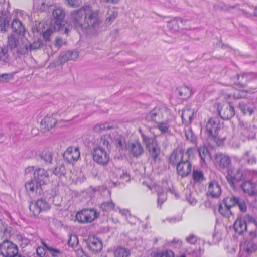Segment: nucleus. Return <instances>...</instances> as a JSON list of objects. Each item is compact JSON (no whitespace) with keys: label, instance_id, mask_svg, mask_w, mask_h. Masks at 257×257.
Segmentation results:
<instances>
[{"label":"nucleus","instance_id":"obj_17","mask_svg":"<svg viewBox=\"0 0 257 257\" xmlns=\"http://www.w3.org/2000/svg\"><path fill=\"white\" fill-rule=\"evenodd\" d=\"M86 244L89 249L94 253L99 252L102 249V244L98 238L89 237L86 240Z\"/></svg>","mask_w":257,"mask_h":257},{"label":"nucleus","instance_id":"obj_44","mask_svg":"<svg viewBox=\"0 0 257 257\" xmlns=\"http://www.w3.org/2000/svg\"><path fill=\"white\" fill-rule=\"evenodd\" d=\"M42 42L40 40L35 41L33 42L32 44H30L28 42L27 51L25 54L28 53L29 51L34 50L40 48L42 46Z\"/></svg>","mask_w":257,"mask_h":257},{"label":"nucleus","instance_id":"obj_1","mask_svg":"<svg viewBox=\"0 0 257 257\" xmlns=\"http://www.w3.org/2000/svg\"><path fill=\"white\" fill-rule=\"evenodd\" d=\"M70 22L77 31L87 34H94L102 22L99 11L89 6L83 7L70 14Z\"/></svg>","mask_w":257,"mask_h":257},{"label":"nucleus","instance_id":"obj_62","mask_svg":"<svg viewBox=\"0 0 257 257\" xmlns=\"http://www.w3.org/2000/svg\"><path fill=\"white\" fill-rule=\"evenodd\" d=\"M67 5L72 8H77L81 5L79 1H67Z\"/></svg>","mask_w":257,"mask_h":257},{"label":"nucleus","instance_id":"obj_28","mask_svg":"<svg viewBox=\"0 0 257 257\" xmlns=\"http://www.w3.org/2000/svg\"><path fill=\"white\" fill-rule=\"evenodd\" d=\"M233 227L236 232L242 234L247 230L246 223L244 219H237L233 224Z\"/></svg>","mask_w":257,"mask_h":257},{"label":"nucleus","instance_id":"obj_55","mask_svg":"<svg viewBox=\"0 0 257 257\" xmlns=\"http://www.w3.org/2000/svg\"><path fill=\"white\" fill-rule=\"evenodd\" d=\"M47 250L50 252L51 255L53 257H57L58 254L60 253V252L59 250L57 249L53 248L51 247L46 246Z\"/></svg>","mask_w":257,"mask_h":257},{"label":"nucleus","instance_id":"obj_14","mask_svg":"<svg viewBox=\"0 0 257 257\" xmlns=\"http://www.w3.org/2000/svg\"><path fill=\"white\" fill-rule=\"evenodd\" d=\"M243 177V172L242 169L230 168L227 171L226 179L232 187H234L235 183L240 181Z\"/></svg>","mask_w":257,"mask_h":257},{"label":"nucleus","instance_id":"obj_18","mask_svg":"<svg viewBox=\"0 0 257 257\" xmlns=\"http://www.w3.org/2000/svg\"><path fill=\"white\" fill-rule=\"evenodd\" d=\"M64 158L69 163L77 161L80 157V152L77 147H69L63 154Z\"/></svg>","mask_w":257,"mask_h":257},{"label":"nucleus","instance_id":"obj_57","mask_svg":"<svg viewBox=\"0 0 257 257\" xmlns=\"http://www.w3.org/2000/svg\"><path fill=\"white\" fill-rule=\"evenodd\" d=\"M13 75L11 73H4L0 75V80H8L13 78Z\"/></svg>","mask_w":257,"mask_h":257},{"label":"nucleus","instance_id":"obj_46","mask_svg":"<svg viewBox=\"0 0 257 257\" xmlns=\"http://www.w3.org/2000/svg\"><path fill=\"white\" fill-rule=\"evenodd\" d=\"M185 135L188 140L193 143L195 142L196 137L193 133L192 130L189 127L185 128Z\"/></svg>","mask_w":257,"mask_h":257},{"label":"nucleus","instance_id":"obj_27","mask_svg":"<svg viewBox=\"0 0 257 257\" xmlns=\"http://www.w3.org/2000/svg\"><path fill=\"white\" fill-rule=\"evenodd\" d=\"M38 157L41 161H43L45 164H51L53 160V153L49 150H45L38 155Z\"/></svg>","mask_w":257,"mask_h":257},{"label":"nucleus","instance_id":"obj_35","mask_svg":"<svg viewBox=\"0 0 257 257\" xmlns=\"http://www.w3.org/2000/svg\"><path fill=\"white\" fill-rule=\"evenodd\" d=\"M242 159L248 164H255L256 162V158L252 154L250 151H247L242 156Z\"/></svg>","mask_w":257,"mask_h":257},{"label":"nucleus","instance_id":"obj_20","mask_svg":"<svg viewBox=\"0 0 257 257\" xmlns=\"http://www.w3.org/2000/svg\"><path fill=\"white\" fill-rule=\"evenodd\" d=\"M188 159H185L183 162L176 166L177 172L182 177L187 176L192 169V165Z\"/></svg>","mask_w":257,"mask_h":257},{"label":"nucleus","instance_id":"obj_51","mask_svg":"<svg viewBox=\"0 0 257 257\" xmlns=\"http://www.w3.org/2000/svg\"><path fill=\"white\" fill-rule=\"evenodd\" d=\"M174 253L171 250H167L165 252H159L155 254L153 257H173Z\"/></svg>","mask_w":257,"mask_h":257},{"label":"nucleus","instance_id":"obj_39","mask_svg":"<svg viewBox=\"0 0 257 257\" xmlns=\"http://www.w3.org/2000/svg\"><path fill=\"white\" fill-rule=\"evenodd\" d=\"M130 254V251L123 247H118L114 251L115 257H128Z\"/></svg>","mask_w":257,"mask_h":257},{"label":"nucleus","instance_id":"obj_7","mask_svg":"<svg viewBox=\"0 0 257 257\" xmlns=\"http://www.w3.org/2000/svg\"><path fill=\"white\" fill-rule=\"evenodd\" d=\"M99 213L94 209H85L76 214V220L81 223H88L92 222L98 217Z\"/></svg>","mask_w":257,"mask_h":257},{"label":"nucleus","instance_id":"obj_52","mask_svg":"<svg viewBox=\"0 0 257 257\" xmlns=\"http://www.w3.org/2000/svg\"><path fill=\"white\" fill-rule=\"evenodd\" d=\"M243 219L245 222L251 223L254 224L257 226V219L253 217L252 216L249 214H246L244 217Z\"/></svg>","mask_w":257,"mask_h":257},{"label":"nucleus","instance_id":"obj_34","mask_svg":"<svg viewBox=\"0 0 257 257\" xmlns=\"http://www.w3.org/2000/svg\"><path fill=\"white\" fill-rule=\"evenodd\" d=\"M257 249V245L252 240L246 241L243 248L246 253L249 254L254 252Z\"/></svg>","mask_w":257,"mask_h":257},{"label":"nucleus","instance_id":"obj_5","mask_svg":"<svg viewBox=\"0 0 257 257\" xmlns=\"http://www.w3.org/2000/svg\"><path fill=\"white\" fill-rule=\"evenodd\" d=\"M56 21L54 24V30L57 31H64L66 34L69 32V26L66 25V23L64 21L65 16L64 10L60 8L54 9L52 13Z\"/></svg>","mask_w":257,"mask_h":257},{"label":"nucleus","instance_id":"obj_60","mask_svg":"<svg viewBox=\"0 0 257 257\" xmlns=\"http://www.w3.org/2000/svg\"><path fill=\"white\" fill-rule=\"evenodd\" d=\"M117 176L120 178H123L126 180L129 179L128 174L126 173H124L123 171L120 170L118 171Z\"/></svg>","mask_w":257,"mask_h":257},{"label":"nucleus","instance_id":"obj_53","mask_svg":"<svg viewBox=\"0 0 257 257\" xmlns=\"http://www.w3.org/2000/svg\"><path fill=\"white\" fill-rule=\"evenodd\" d=\"M158 203L161 205L167 199L166 194L164 192H158Z\"/></svg>","mask_w":257,"mask_h":257},{"label":"nucleus","instance_id":"obj_54","mask_svg":"<svg viewBox=\"0 0 257 257\" xmlns=\"http://www.w3.org/2000/svg\"><path fill=\"white\" fill-rule=\"evenodd\" d=\"M170 245L174 247H180L182 246V241L179 239L174 238L169 242Z\"/></svg>","mask_w":257,"mask_h":257},{"label":"nucleus","instance_id":"obj_41","mask_svg":"<svg viewBox=\"0 0 257 257\" xmlns=\"http://www.w3.org/2000/svg\"><path fill=\"white\" fill-rule=\"evenodd\" d=\"M198 152L201 159L205 162V159L210 158L208 150L205 146H201L198 148Z\"/></svg>","mask_w":257,"mask_h":257},{"label":"nucleus","instance_id":"obj_22","mask_svg":"<svg viewBox=\"0 0 257 257\" xmlns=\"http://www.w3.org/2000/svg\"><path fill=\"white\" fill-rule=\"evenodd\" d=\"M216 164L222 169L227 168L231 164L230 158L226 155L223 154H217L215 156Z\"/></svg>","mask_w":257,"mask_h":257},{"label":"nucleus","instance_id":"obj_61","mask_svg":"<svg viewBox=\"0 0 257 257\" xmlns=\"http://www.w3.org/2000/svg\"><path fill=\"white\" fill-rule=\"evenodd\" d=\"M74 242H76V244L78 243L77 238L75 235L70 237V239L68 241V244L69 246H73L74 245Z\"/></svg>","mask_w":257,"mask_h":257},{"label":"nucleus","instance_id":"obj_58","mask_svg":"<svg viewBox=\"0 0 257 257\" xmlns=\"http://www.w3.org/2000/svg\"><path fill=\"white\" fill-rule=\"evenodd\" d=\"M187 201L192 205H194L197 202L196 199L193 196L191 193L186 197Z\"/></svg>","mask_w":257,"mask_h":257},{"label":"nucleus","instance_id":"obj_48","mask_svg":"<svg viewBox=\"0 0 257 257\" xmlns=\"http://www.w3.org/2000/svg\"><path fill=\"white\" fill-rule=\"evenodd\" d=\"M219 212L223 216L226 217H229L231 215V212L230 208L226 207H223L220 205L218 208Z\"/></svg>","mask_w":257,"mask_h":257},{"label":"nucleus","instance_id":"obj_24","mask_svg":"<svg viewBox=\"0 0 257 257\" xmlns=\"http://www.w3.org/2000/svg\"><path fill=\"white\" fill-rule=\"evenodd\" d=\"M183 20L180 17H174L167 22V26L169 30L173 33L179 32L182 28Z\"/></svg>","mask_w":257,"mask_h":257},{"label":"nucleus","instance_id":"obj_38","mask_svg":"<svg viewBox=\"0 0 257 257\" xmlns=\"http://www.w3.org/2000/svg\"><path fill=\"white\" fill-rule=\"evenodd\" d=\"M192 178L194 182L198 183H201L205 179L202 172L198 170L193 171Z\"/></svg>","mask_w":257,"mask_h":257},{"label":"nucleus","instance_id":"obj_63","mask_svg":"<svg viewBox=\"0 0 257 257\" xmlns=\"http://www.w3.org/2000/svg\"><path fill=\"white\" fill-rule=\"evenodd\" d=\"M63 44V40L60 38H57L55 39V45L56 47L59 48Z\"/></svg>","mask_w":257,"mask_h":257},{"label":"nucleus","instance_id":"obj_2","mask_svg":"<svg viewBox=\"0 0 257 257\" xmlns=\"http://www.w3.org/2000/svg\"><path fill=\"white\" fill-rule=\"evenodd\" d=\"M11 28L12 33L8 37V46L12 50L24 55L27 51L28 45V40L25 37L27 29L18 18H14L12 20Z\"/></svg>","mask_w":257,"mask_h":257},{"label":"nucleus","instance_id":"obj_32","mask_svg":"<svg viewBox=\"0 0 257 257\" xmlns=\"http://www.w3.org/2000/svg\"><path fill=\"white\" fill-rule=\"evenodd\" d=\"M236 78L237 81L235 82V84L242 87H245L250 79L249 74L247 73L237 75Z\"/></svg>","mask_w":257,"mask_h":257},{"label":"nucleus","instance_id":"obj_13","mask_svg":"<svg viewBox=\"0 0 257 257\" xmlns=\"http://www.w3.org/2000/svg\"><path fill=\"white\" fill-rule=\"evenodd\" d=\"M43 185L34 179L27 182L25 184V189L29 196L36 197L42 193Z\"/></svg>","mask_w":257,"mask_h":257},{"label":"nucleus","instance_id":"obj_40","mask_svg":"<svg viewBox=\"0 0 257 257\" xmlns=\"http://www.w3.org/2000/svg\"><path fill=\"white\" fill-rule=\"evenodd\" d=\"M100 208L104 211H110L115 208V204L112 200L104 202L100 205Z\"/></svg>","mask_w":257,"mask_h":257},{"label":"nucleus","instance_id":"obj_26","mask_svg":"<svg viewBox=\"0 0 257 257\" xmlns=\"http://www.w3.org/2000/svg\"><path fill=\"white\" fill-rule=\"evenodd\" d=\"M194 115V111L191 108L186 107L182 110L181 117L183 123L187 126L191 123Z\"/></svg>","mask_w":257,"mask_h":257},{"label":"nucleus","instance_id":"obj_11","mask_svg":"<svg viewBox=\"0 0 257 257\" xmlns=\"http://www.w3.org/2000/svg\"><path fill=\"white\" fill-rule=\"evenodd\" d=\"M18 251V246L7 239L0 244V254L4 257L13 256Z\"/></svg>","mask_w":257,"mask_h":257},{"label":"nucleus","instance_id":"obj_10","mask_svg":"<svg viewBox=\"0 0 257 257\" xmlns=\"http://www.w3.org/2000/svg\"><path fill=\"white\" fill-rule=\"evenodd\" d=\"M223 202L226 207L231 208L232 207L237 205L240 211L245 212L247 209L246 205L244 200L239 197L233 195H231L225 197L223 199Z\"/></svg>","mask_w":257,"mask_h":257},{"label":"nucleus","instance_id":"obj_25","mask_svg":"<svg viewBox=\"0 0 257 257\" xmlns=\"http://www.w3.org/2000/svg\"><path fill=\"white\" fill-rule=\"evenodd\" d=\"M56 119L52 116H46L41 121V129L44 131H49L56 124Z\"/></svg>","mask_w":257,"mask_h":257},{"label":"nucleus","instance_id":"obj_64","mask_svg":"<svg viewBox=\"0 0 257 257\" xmlns=\"http://www.w3.org/2000/svg\"><path fill=\"white\" fill-rule=\"evenodd\" d=\"M75 252L77 257H85V255L82 249H77L76 250Z\"/></svg>","mask_w":257,"mask_h":257},{"label":"nucleus","instance_id":"obj_30","mask_svg":"<svg viewBox=\"0 0 257 257\" xmlns=\"http://www.w3.org/2000/svg\"><path fill=\"white\" fill-rule=\"evenodd\" d=\"M156 124H157L156 127L158 128L161 133H167L169 132L170 124L169 117H167L160 121V122L156 123Z\"/></svg>","mask_w":257,"mask_h":257},{"label":"nucleus","instance_id":"obj_42","mask_svg":"<svg viewBox=\"0 0 257 257\" xmlns=\"http://www.w3.org/2000/svg\"><path fill=\"white\" fill-rule=\"evenodd\" d=\"M8 49L6 47H0V63L3 64L8 61Z\"/></svg>","mask_w":257,"mask_h":257},{"label":"nucleus","instance_id":"obj_8","mask_svg":"<svg viewBox=\"0 0 257 257\" xmlns=\"http://www.w3.org/2000/svg\"><path fill=\"white\" fill-rule=\"evenodd\" d=\"M217 111L221 118L231 119L235 114L234 107L229 103H218Z\"/></svg>","mask_w":257,"mask_h":257},{"label":"nucleus","instance_id":"obj_15","mask_svg":"<svg viewBox=\"0 0 257 257\" xmlns=\"http://www.w3.org/2000/svg\"><path fill=\"white\" fill-rule=\"evenodd\" d=\"M29 209L34 216H38L41 211L49 209L50 205L45 200L39 199L37 201L31 203Z\"/></svg>","mask_w":257,"mask_h":257},{"label":"nucleus","instance_id":"obj_23","mask_svg":"<svg viewBox=\"0 0 257 257\" xmlns=\"http://www.w3.org/2000/svg\"><path fill=\"white\" fill-rule=\"evenodd\" d=\"M128 150L133 157L138 158L144 153V148L139 142L130 143L128 146Z\"/></svg>","mask_w":257,"mask_h":257},{"label":"nucleus","instance_id":"obj_21","mask_svg":"<svg viewBox=\"0 0 257 257\" xmlns=\"http://www.w3.org/2000/svg\"><path fill=\"white\" fill-rule=\"evenodd\" d=\"M221 189L216 181H211L208 183L207 194L213 198H218L221 194Z\"/></svg>","mask_w":257,"mask_h":257},{"label":"nucleus","instance_id":"obj_9","mask_svg":"<svg viewBox=\"0 0 257 257\" xmlns=\"http://www.w3.org/2000/svg\"><path fill=\"white\" fill-rule=\"evenodd\" d=\"M189 159L187 152L181 147H177L171 154L169 157V162L173 166H177L178 164Z\"/></svg>","mask_w":257,"mask_h":257},{"label":"nucleus","instance_id":"obj_6","mask_svg":"<svg viewBox=\"0 0 257 257\" xmlns=\"http://www.w3.org/2000/svg\"><path fill=\"white\" fill-rule=\"evenodd\" d=\"M139 132L141 133L143 141L146 145L150 156L154 161H156L160 154V150L155 139L145 135L142 133L141 129H139Z\"/></svg>","mask_w":257,"mask_h":257},{"label":"nucleus","instance_id":"obj_47","mask_svg":"<svg viewBox=\"0 0 257 257\" xmlns=\"http://www.w3.org/2000/svg\"><path fill=\"white\" fill-rule=\"evenodd\" d=\"M54 31H56V30H54V25L47 28L46 31L42 33L44 40L45 41H50V37ZM56 31H57L56 30Z\"/></svg>","mask_w":257,"mask_h":257},{"label":"nucleus","instance_id":"obj_16","mask_svg":"<svg viewBox=\"0 0 257 257\" xmlns=\"http://www.w3.org/2000/svg\"><path fill=\"white\" fill-rule=\"evenodd\" d=\"M33 179L44 185L49 182L50 178L48 171L42 168H37L34 171Z\"/></svg>","mask_w":257,"mask_h":257},{"label":"nucleus","instance_id":"obj_37","mask_svg":"<svg viewBox=\"0 0 257 257\" xmlns=\"http://www.w3.org/2000/svg\"><path fill=\"white\" fill-rule=\"evenodd\" d=\"M238 107L244 114L251 115L253 112V109L249 105L241 102L238 105Z\"/></svg>","mask_w":257,"mask_h":257},{"label":"nucleus","instance_id":"obj_29","mask_svg":"<svg viewBox=\"0 0 257 257\" xmlns=\"http://www.w3.org/2000/svg\"><path fill=\"white\" fill-rule=\"evenodd\" d=\"M178 96L181 99H186L191 95V90L188 87L183 86L176 89Z\"/></svg>","mask_w":257,"mask_h":257},{"label":"nucleus","instance_id":"obj_12","mask_svg":"<svg viewBox=\"0 0 257 257\" xmlns=\"http://www.w3.org/2000/svg\"><path fill=\"white\" fill-rule=\"evenodd\" d=\"M94 161L99 165L105 166L109 161V156L105 148L96 147L94 148L92 153Z\"/></svg>","mask_w":257,"mask_h":257},{"label":"nucleus","instance_id":"obj_43","mask_svg":"<svg viewBox=\"0 0 257 257\" xmlns=\"http://www.w3.org/2000/svg\"><path fill=\"white\" fill-rule=\"evenodd\" d=\"M113 142L116 145L117 147H119L120 149L123 148L125 145V140L124 138L120 135H116L114 136V139L112 140Z\"/></svg>","mask_w":257,"mask_h":257},{"label":"nucleus","instance_id":"obj_19","mask_svg":"<svg viewBox=\"0 0 257 257\" xmlns=\"http://www.w3.org/2000/svg\"><path fill=\"white\" fill-rule=\"evenodd\" d=\"M241 187L245 193L249 195H254L256 194L257 182H255V178L244 182Z\"/></svg>","mask_w":257,"mask_h":257},{"label":"nucleus","instance_id":"obj_45","mask_svg":"<svg viewBox=\"0 0 257 257\" xmlns=\"http://www.w3.org/2000/svg\"><path fill=\"white\" fill-rule=\"evenodd\" d=\"M252 128V127L250 125L248 126V128H246L243 130L242 134L249 140L253 139L255 134Z\"/></svg>","mask_w":257,"mask_h":257},{"label":"nucleus","instance_id":"obj_49","mask_svg":"<svg viewBox=\"0 0 257 257\" xmlns=\"http://www.w3.org/2000/svg\"><path fill=\"white\" fill-rule=\"evenodd\" d=\"M118 15L117 12L115 11H112L109 14V16L106 18L105 20V24L106 25H110L116 19Z\"/></svg>","mask_w":257,"mask_h":257},{"label":"nucleus","instance_id":"obj_31","mask_svg":"<svg viewBox=\"0 0 257 257\" xmlns=\"http://www.w3.org/2000/svg\"><path fill=\"white\" fill-rule=\"evenodd\" d=\"M113 135V134L112 135V136L108 135H103L100 137L99 139H98V146L97 147H101V148H107L108 150L110 148V142L109 140L111 139L112 136Z\"/></svg>","mask_w":257,"mask_h":257},{"label":"nucleus","instance_id":"obj_4","mask_svg":"<svg viewBox=\"0 0 257 257\" xmlns=\"http://www.w3.org/2000/svg\"><path fill=\"white\" fill-rule=\"evenodd\" d=\"M170 115V111L166 107L156 106L146 114L145 119L147 121L156 123L169 117Z\"/></svg>","mask_w":257,"mask_h":257},{"label":"nucleus","instance_id":"obj_59","mask_svg":"<svg viewBox=\"0 0 257 257\" xmlns=\"http://www.w3.org/2000/svg\"><path fill=\"white\" fill-rule=\"evenodd\" d=\"M63 168L62 167H56L53 170V173L58 177H61L62 175L64 174L62 169Z\"/></svg>","mask_w":257,"mask_h":257},{"label":"nucleus","instance_id":"obj_36","mask_svg":"<svg viewBox=\"0 0 257 257\" xmlns=\"http://www.w3.org/2000/svg\"><path fill=\"white\" fill-rule=\"evenodd\" d=\"M113 126L110 123L105 122L96 124L93 128V131L96 133H100L102 131L109 130Z\"/></svg>","mask_w":257,"mask_h":257},{"label":"nucleus","instance_id":"obj_56","mask_svg":"<svg viewBox=\"0 0 257 257\" xmlns=\"http://www.w3.org/2000/svg\"><path fill=\"white\" fill-rule=\"evenodd\" d=\"M186 240L189 243L191 244H194L197 242V237L193 234L189 235L186 238Z\"/></svg>","mask_w":257,"mask_h":257},{"label":"nucleus","instance_id":"obj_33","mask_svg":"<svg viewBox=\"0 0 257 257\" xmlns=\"http://www.w3.org/2000/svg\"><path fill=\"white\" fill-rule=\"evenodd\" d=\"M78 55L79 53L77 51H68L65 55L61 56V61L64 63L68 60H75Z\"/></svg>","mask_w":257,"mask_h":257},{"label":"nucleus","instance_id":"obj_50","mask_svg":"<svg viewBox=\"0 0 257 257\" xmlns=\"http://www.w3.org/2000/svg\"><path fill=\"white\" fill-rule=\"evenodd\" d=\"M215 9L217 10H220L222 11H229L231 9H234L236 7V6H231L223 3H220L219 5L215 6Z\"/></svg>","mask_w":257,"mask_h":257},{"label":"nucleus","instance_id":"obj_3","mask_svg":"<svg viewBox=\"0 0 257 257\" xmlns=\"http://www.w3.org/2000/svg\"><path fill=\"white\" fill-rule=\"evenodd\" d=\"M206 128L209 134V144L213 147L219 146L223 141L218 137V131L220 128L219 119L216 117L210 118L206 123Z\"/></svg>","mask_w":257,"mask_h":257}]
</instances>
